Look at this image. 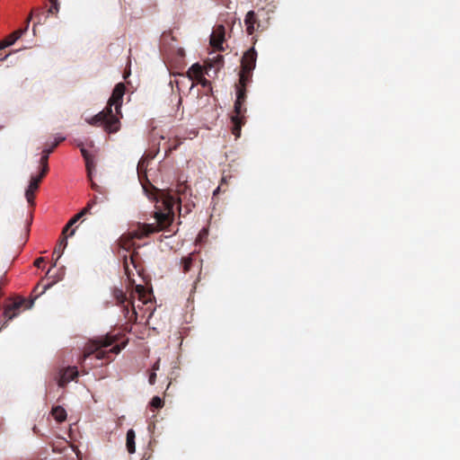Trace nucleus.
<instances>
[{
  "label": "nucleus",
  "instance_id": "1",
  "mask_svg": "<svg viewBox=\"0 0 460 460\" xmlns=\"http://www.w3.org/2000/svg\"><path fill=\"white\" fill-rule=\"evenodd\" d=\"M126 86L123 83L115 85L108 104L104 110L93 116L89 123L93 126L102 125L108 133H116L120 128L119 119L122 117L121 105Z\"/></svg>",
  "mask_w": 460,
  "mask_h": 460
},
{
  "label": "nucleus",
  "instance_id": "2",
  "mask_svg": "<svg viewBox=\"0 0 460 460\" xmlns=\"http://www.w3.org/2000/svg\"><path fill=\"white\" fill-rule=\"evenodd\" d=\"M176 204L164 202L161 203L160 206H155L154 217L155 218L156 225L137 223V228L128 232V238L130 240L142 239L171 226L174 218V205ZM179 204L181 205V203Z\"/></svg>",
  "mask_w": 460,
  "mask_h": 460
},
{
  "label": "nucleus",
  "instance_id": "3",
  "mask_svg": "<svg viewBox=\"0 0 460 460\" xmlns=\"http://www.w3.org/2000/svg\"><path fill=\"white\" fill-rule=\"evenodd\" d=\"M115 337L111 335L100 336L89 341L84 348L83 353V360L94 355L97 359L111 360V355L119 354L121 350L119 345H113Z\"/></svg>",
  "mask_w": 460,
  "mask_h": 460
},
{
  "label": "nucleus",
  "instance_id": "4",
  "mask_svg": "<svg viewBox=\"0 0 460 460\" xmlns=\"http://www.w3.org/2000/svg\"><path fill=\"white\" fill-rule=\"evenodd\" d=\"M153 192L148 194L149 199H153L154 201H183L187 199L188 192L190 188L185 181L178 182L174 190H159L151 186Z\"/></svg>",
  "mask_w": 460,
  "mask_h": 460
},
{
  "label": "nucleus",
  "instance_id": "5",
  "mask_svg": "<svg viewBox=\"0 0 460 460\" xmlns=\"http://www.w3.org/2000/svg\"><path fill=\"white\" fill-rule=\"evenodd\" d=\"M270 16L263 8L258 11H249L244 18L246 31L249 35L255 31H263L269 26Z\"/></svg>",
  "mask_w": 460,
  "mask_h": 460
},
{
  "label": "nucleus",
  "instance_id": "6",
  "mask_svg": "<svg viewBox=\"0 0 460 460\" xmlns=\"http://www.w3.org/2000/svg\"><path fill=\"white\" fill-rule=\"evenodd\" d=\"M244 102L236 101L234 105V114L231 116V121L233 124L232 133L235 137L241 136L242 127L245 124V113L246 108L243 106Z\"/></svg>",
  "mask_w": 460,
  "mask_h": 460
},
{
  "label": "nucleus",
  "instance_id": "7",
  "mask_svg": "<svg viewBox=\"0 0 460 460\" xmlns=\"http://www.w3.org/2000/svg\"><path fill=\"white\" fill-rule=\"evenodd\" d=\"M34 300L28 301L22 297H16L14 300L4 306L3 315L5 318L6 323L8 321L13 320L19 315L21 308H31Z\"/></svg>",
  "mask_w": 460,
  "mask_h": 460
},
{
  "label": "nucleus",
  "instance_id": "8",
  "mask_svg": "<svg viewBox=\"0 0 460 460\" xmlns=\"http://www.w3.org/2000/svg\"><path fill=\"white\" fill-rule=\"evenodd\" d=\"M181 264L184 273L190 271L192 268H197L199 270L197 281L199 280L202 270V260L199 258V254L191 252L188 256L182 257L181 260Z\"/></svg>",
  "mask_w": 460,
  "mask_h": 460
},
{
  "label": "nucleus",
  "instance_id": "9",
  "mask_svg": "<svg viewBox=\"0 0 460 460\" xmlns=\"http://www.w3.org/2000/svg\"><path fill=\"white\" fill-rule=\"evenodd\" d=\"M66 138L64 137H58L55 138V141L51 144L46 143L45 146L41 152V156L40 159V167H43V172L49 171V155L55 150V148Z\"/></svg>",
  "mask_w": 460,
  "mask_h": 460
},
{
  "label": "nucleus",
  "instance_id": "10",
  "mask_svg": "<svg viewBox=\"0 0 460 460\" xmlns=\"http://www.w3.org/2000/svg\"><path fill=\"white\" fill-rule=\"evenodd\" d=\"M48 171L43 172V167H41L40 172L37 175H32L29 183L28 188L25 190V198L27 201H33L35 199V192L39 189V185L43 179V177L47 174Z\"/></svg>",
  "mask_w": 460,
  "mask_h": 460
},
{
  "label": "nucleus",
  "instance_id": "11",
  "mask_svg": "<svg viewBox=\"0 0 460 460\" xmlns=\"http://www.w3.org/2000/svg\"><path fill=\"white\" fill-rule=\"evenodd\" d=\"M257 51L252 47L248 49L243 56L241 67L243 72H252L256 66Z\"/></svg>",
  "mask_w": 460,
  "mask_h": 460
},
{
  "label": "nucleus",
  "instance_id": "12",
  "mask_svg": "<svg viewBox=\"0 0 460 460\" xmlns=\"http://www.w3.org/2000/svg\"><path fill=\"white\" fill-rule=\"evenodd\" d=\"M225 34V26L222 24L217 25L210 35V45L217 50H223Z\"/></svg>",
  "mask_w": 460,
  "mask_h": 460
},
{
  "label": "nucleus",
  "instance_id": "13",
  "mask_svg": "<svg viewBox=\"0 0 460 460\" xmlns=\"http://www.w3.org/2000/svg\"><path fill=\"white\" fill-rule=\"evenodd\" d=\"M80 151H81V154L85 162L87 176H88L89 180L91 181L92 188L97 190L99 187L93 181V179H92L93 170L95 167L93 155H91L84 146L80 147Z\"/></svg>",
  "mask_w": 460,
  "mask_h": 460
},
{
  "label": "nucleus",
  "instance_id": "14",
  "mask_svg": "<svg viewBox=\"0 0 460 460\" xmlns=\"http://www.w3.org/2000/svg\"><path fill=\"white\" fill-rule=\"evenodd\" d=\"M33 13H34V10L31 12V13L27 18V20L25 22V26L23 28H20V29L14 31L11 34H9L6 38L4 39L8 46H12L13 44H14V42L16 40H18L28 31L29 24L31 20Z\"/></svg>",
  "mask_w": 460,
  "mask_h": 460
},
{
  "label": "nucleus",
  "instance_id": "15",
  "mask_svg": "<svg viewBox=\"0 0 460 460\" xmlns=\"http://www.w3.org/2000/svg\"><path fill=\"white\" fill-rule=\"evenodd\" d=\"M78 376V371L75 367H67L64 369L59 376L58 385L60 387H65L70 381L76 378Z\"/></svg>",
  "mask_w": 460,
  "mask_h": 460
},
{
  "label": "nucleus",
  "instance_id": "16",
  "mask_svg": "<svg viewBox=\"0 0 460 460\" xmlns=\"http://www.w3.org/2000/svg\"><path fill=\"white\" fill-rule=\"evenodd\" d=\"M122 314L125 319L129 323L137 322V314L135 310L133 302L128 301L125 304H120Z\"/></svg>",
  "mask_w": 460,
  "mask_h": 460
},
{
  "label": "nucleus",
  "instance_id": "17",
  "mask_svg": "<svg viewBox=\"0 0 460 460\" xmlns=\"http://www.w3.org/2000/svg\"><path fill=\"white\" fill-rule=\"evenodd\" d=\"M66 246H67V236L66 234H63V232H62L61 236L58 240V243H57V245L53 251V256H56L55 261L52 264L53 267H55L57 265V261L59 260V258L63 254Z\"/></svg>",
  "mask_w": 460,
  "mask_h": 460
},
{
  "label": "nucleus",
  "instance_id": "18",
  "mask_svg": "<svg viewBox=\"0 0 460 460\" xmlns=\"http://www.w3.org/2000/svg\"><path fill=\"white\" fill-rule=\"evenodd\" d=\"M91 208L92 207L90 206V204H88V206L84 208L79 213L75 214L63 228V234H66L68 229L72 227L76 222H78L79 220H84V217L90 214Z\"/></svg>",
  "mask_w": 460,
  "mask_h": 460
},
{
  "label": "nucleus",
  "instance_id": "19",
  "mask_svg": "<svg viewBox=\"0 0 460 460\" xmlns=\"http://www.w3.org/2000/svg\"><path fill=\"white\" fill-rule=\"evenodd\" d=\"M224 58L221 55H217L213 59H208L205 62V73L209 75V71L212 67H216L215 73L223 66Z\"/></svg>",
  "mask_w": 460,
  "mask_h": 460
},
{
  "label": "nucleus",
  "instance_id": "20",
  "mask_svg": "<svg viewBox=\"0 0 460 460\" xmlns=\"http://www.w3.org/2000/svg\"><path fill=\"white\" fill-rule=\"evenodd\" d=\"M204 70V66L196 63L190 67L187 74L191 80H198L200 76L203 75Z\"/></svg>",
  "mask_w": 460,
  "mask_h": 460
},
{
  "label": "nucleus",
  "instance_id": "21",
  "mask_svg": "<svg viewBox=\"0 0 460 460\" xmlns=\"http://www.w3.org/2000/svg\"><path fill=\"white\" fill-rule=\"evenodd\" d=\"M135 438V431L132 429H128L126 437V447L129 454H133L136 451Z\"/></svg>",
  "mask_w": 460,
  "mask_h": 460
},
{
  "label": "nucleus",
  "instance_id": "22",
  "mask_svg": "<svg viewBox=\"0 0 460 460\" xmlns=\"http://www.w3.org/2000/svg\"><path fill=\"white\" fill-rule=\"evenodd\" d=\"M51 414L58 422H63L66 419V411L61 406L52 408Z\"/></svg>",
  "mask_w": 460,
  "mask_h": 460
},
{
  "label": "nucleus",
  "instance_id": "23",
  "mask_svg": "<svg viewBox=\"0 0 460 460\" xmlns=\"http://www.w3.org/2000/svg\"><path fill=\"white\" fill-rule=\"evenodd\" d=\"M112 295L118 305L125 304L128 302L127 296L122 289L114 288Z\"/></svg>",
  "mask_w": 460,
  "mask_h": 460
},
{
  "label": "nucleus",
  "instance_id": "24",
  "mask_svg": "<svg viewBox=\"0 0 460 460\" xmlns=\"http://www.w3.org/2000/svg\"><path fill=\"white\" fill-rule=\"evenodd\" d=\"M160 368V359H157L152 367V370L149 374L148 382L151 385L155 384L156 381V371Z\"/></svg>",
  "mask_w": 460,
  "mask_h": 460
},
{
  "label": "nucleus",
  "instance_id": "25",
  "mask_svg": "<svg viewBox=\"0 0 460 460\" xmlns=\"http://www.w3.org/2000/svg\"><path fill=\"white\" fill-rule=\"evenodd\" d=\"M252 72H243L242 69L239 78V85L241 87H246V84L251 81Z\"/></svg>",
  "mask_w": 460,
  "mask_h": 460
},
{
  "label": "nucleus",
  "instance_id": "26",
  "mask_svg": "<svg viewBox=\"0 0 460 460\" xmlns=\"http://www.w3.org/2000/svg\"><path fill=\"white\" fill-rule=\"evenodd\" d=\"M246 99V89L245 87L237 86L236 89V101L245 102Z\"/></svg>",
  "mask_w": 460,
  "mask_h": 460
},
{
  "label": "nucleus",
  "instance_id": "27",
  "mask_svg": "<svg viewBox=\"0 0 460 460\" xmlns=\"http://www.w3.org/2000/svg\"><path fill=\"white\" fill-rule=\"evenodd\" d=\"M50 2V6L48 10V13H51V14H56L58 13L59 11V3L58 1H49Z\"/></svg>",
  "mask_w": 460,
  "mask_h": 460
},
{
  "label": "nucleus",
  "instance_id": "28",
  "mask_svg": "<svg viewBox=\"0 0 460 460\" xmlns=\"http://www.w3.org/2000/svg\"><path fill=\"white\" fill-rule=\"evenodd\" d=\"M150 404L153 408L159 409L164 406V401L160 397L155 396L153 397Z\"/></svg>",
  "mask_w": 460,
  "mask_h": 460
},
{
  "label": "nucleus",
  "instance_id": "29",
  "mask_svg": "<svg viewBox=\"0 0 460 460\" xmlns=\"http://www.w3.org/2000/svg\"><path fill=\"white\" fill-rule=\"evenodd\" d=\"M136 291L137 293L138 294L139 296V298L141 300H143L144 303H146V290H145V288L141 285H137L136 287Z\"/></svg>",
  "mask_w": 460,
  "mask_h": 460
},
{
  "label": "nucleus",
  "instance_id": "30",
  "mask_svg": "<svg viewBox=\"0 0 460 460\" xmlns=\"http://www.w3.org/2000/svg\"><path fill=\"white\" fill-rule=\"evenodd\" d=\"M198 84H201L203 87H209L210 86V81H208V79H206L203 75L200 76L198 80H197Z\"/></svg>",
  "mask_w": 460,
  "mask_h": 460
},
{
  "label": "nucleus",
  "instance_id": "31",
  "mask_svg": "<svg viewBox=\"0 0 460 460\" xmlns=\"http://www.w3.org/2000/svg\"><path fill=\"white\" fill-rule=\"evenodd\" d=\"M226 178H227V177H226V175H224V176L222 177V180H221V182H220L219 186L217 188V190H214V195H216L218 191H220V190H221V189L223 188V185H224L225 183H226V182H227Z\"/></svg>",
  "mask_w": 460,
  "mask_h": 460
},
{
  "label": "nucleus",
  "instance_id": "32",
  "mask_svg": "<svg viewBox=\"0 0 460 460\" xmlns=\"http://www.w3.org/2000/svg\"><path fill=\"white\" fill-rule=\"evenodd\" d=\"M43 262H44V258L40 257V258H38V259H36V260H35V261H34V265H35V267H37V268H40V266H41V264H42Z\"/></svg>",
  "mask_w": 460,
  "mask_h": 460
},
{
  "label": "nucleus",
  "instance_id": "33",
  "mask_svg": "<svg viewBox=\"0 0 460 460\" xmlns=\"http://www.w3.org/2000/svg\"><path fill=\"white\" fill-rule=\"evenodd\" d=\"M9 47L4 40H0V49Z\"/></svg>",
  "mask_w": 460,
  "mask_h": 460
},
{
  "label": "nucleus",
  "instance_id": "34",
  "mask_svg": "<svg viewBox=\"0 0 460 460\" xmlns=\"http://www.w3.org/2000/svg\"><path fill=\"white\" fill-rule=\"evenodd\" d=\"M144 164H145V159H141L138 163V165H137V169L138 171L142 170L143 167H144Z\"/></svg>",
  "mask_w": 460,
  "mask_h": 460
},
{
  "label": "nucleus",
  "instance_id": "35",
  "mask_svg": "<svg viewBox=\"0 0 460 460\" xmlns=\"http://www.w3.org/2000/svg\"><path fill=\"white\" fill-rule=\"evenodd\" d=\"M7 326L6 321H4L2 326H0V332Z\"/></svg>",
  "mask_w": 460,
  "mask_h": 460
},
{
  "label": "nucleus",
  "instance_id": "36",
  "mask_svg": "<svg viewBox=\"0 0 460 460\" xmlns=\"http://www.w3.org/2000/svg\"><path fill=\"white\" fill-rule=\"evenodd\" d=\"M50 287V285H47L43 288L42 291L40 293V294H42L46 291L47 288H49Z\"/></svg>",
  "mask_w": 460,
  "mask_h": 460
},
{
  "label": "nucleus",
  "instance_id": "37",
  "mask_svg": "<svg viewBox=\"0 0 460 460\" xmlns=\"http://www.w3.org/2000/svg\"><path fill=\"white\" fill-rule=\"evenodd\" d=\"M32 429L35 434L39 435V429H37L36 426H34Z\"/></svg>",
  "mask_w": 460,
  "mask_h": 460
},
{
  "label": "nucleus",
  "instance_id": "38",
  "mask_svg": "<svg viewBox=\"0 0 460 460\" xmlns=\"http://www.w3.org/2000/svg\"><path fill=\"white\" fill-rule=\"evenodd\" d=\"M74 234H75V229H73V230L71 231V233H70V234H69V235H70V236H72V235H74Z\"/></svg>",
  "mask_w": 460,
  "mask_h": 460
},
{
  "label": "nucleus",
  "instance_id": "39",
  "mask_svg": "<svg viewBox=\"0 0 460 460\" xmlns=\"http://www.w3.org/2000/svg\"><path fill=\"white\" fill-rule=\"evenodd\" d=\"M3 323H4V322L0 321V326H2Z\"/></svg>",
  "mask_w": 460,
  "mask_h": 460
}]
</instances>
